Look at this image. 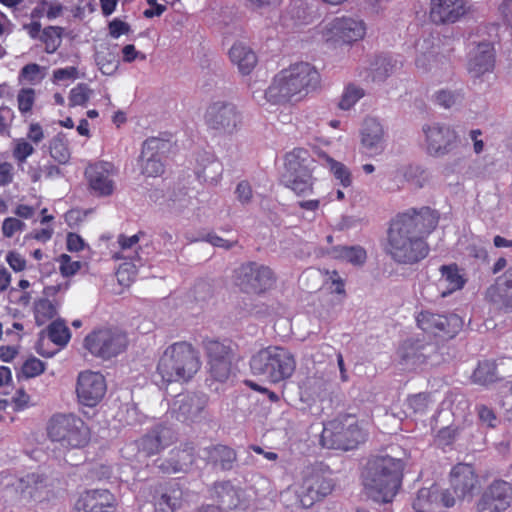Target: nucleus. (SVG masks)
I'll return each mask as SVG.
<instances>
[{
  "mask_svg": "<svg viewBox=\"0 0 512 512\" xmlns=\"http://www.w3.org/2000/svg\"><path fill=\"white\" fill-rule=\"evenodd\" d=\"M275 282L273 271L256 262L244 263L234 271V284L244 293L264 294Z\"/></svg>",
  "mask_w": 512,
  "mask_h": 512,
  "instance_id": "obj_10",
  "label": "nucleus"
},
{
  "mask_svg": "<svg viewBox=\"0 0 512 512\" xmlns=\"http://www.w3.org/2000/svg\"><path fill=\"white\" fill-rule=\"evenodd\" d=\"M320 81V74L314 66L307 62L294 63L274 76L265 91V98L277 105L298 103L315 91Z\"/></svg>",
  "mask_w": 512,
  "mask_h": 512,
  "instance_id": "obj_2",
  "label": "nucleus"
},
{
  "mask_svg": "<svg viewBox=\"0 0 512 512\" xmlns=\"http://www.w3.org/2000/svg\"><path fill=\"white\" fill-rule=\"evenodd\" d=\"M408 409L414 414H425L430 404V394L420 392L417 394L409 395L406 400Z\"/></svg>",
  "mask_w": 512,
  "mask_h": 512,
  "instance_id": "obj_49",
  "label": "nucleus"
},
{
  "mask_svg": "<svg viewBox=\"0 0 512 512\" xmlns=\"http://www.w3.org/2000/svg\"><path fill=\"white\" fill-rule=\"evenodd\" d=\"M106 391V380L100 372L86 370L79 373L76 384L79 404L90 408L96 407L103 400Z\"/></svg>",
  "mask_w": 512,
  "mask_h": 512,
  "instance_id": "obj_14",
  "label": "nucleus"
},
{
  "mask_svg": "<svg viewBox=\"0 0 512 512\" xmlns=\"http://www.w3.org/2000/svg\"><path fill=\"white\" fill-rule=\"evenodd\" d=\"M45 371V363L32 356L28 358L21 367V372L25 378H34Z\"/></svg>",
  "mask_w": 512,
  "mask_h": 512,
  "instance_id": "obj_54",
  "label": "nucleus"
},
{
  "mask_svg": "<svg viewBox=\"0 0 512 512\" xmlns=\"http://www.w3.org/2000/svg\"><path fill=\"white\" fill-rule=\"evenodd\" d=\"M367 439L366 430L360 425L356 416L339 415L324 425L321 441L329 449L353 450Z\"/></svg>",
  "mask_w": 512,
  "mask_h": 512,
  "instance_id": "obj_8",
  "label": "nucleus"
},
{
  "mask_svg": "<svg viewBox=\"0 0 512 512\" xmlns=\"http://www.w3.org/2000/svg\"><path fill=\"white\" fill-rule=\"evenodd\" d=\"M14 117V111L9 106H0V135L9 133Z\"/></svg>",
  "mask_w": 512,
  "mask_h": 512,
  "instance_id": "obj_62",
  "label": "nucleus"
},
{
  "mask_svg": "<svg viewBox=\"0 0 512 512\" xmlns=\"http://www.w3.org/2000/svg\"><path fill=\"white\" fill-rule=\"evenodd\" d=\"M113 165L108 162H99L89 165L85 170L90 188L99 196H109L114 191L112 179Z\"/></svg>",
  "mask_w": 512,
  "mask_h": 512,
  "instance_id": "obj_24",
  "label": "nucleus"
},
{
  "mask_svg": "<svg viewBox=\"0 0 512 512\" xmlns=\"http://www.w3.org/2000/svg\"><path fill=\"white\" fill-rule=\"evenodd\" d=\"M174 441V432L172 429L158 425L149 433L142 437L140 445L148 456L158 454Z\"/></svg>",
  "mask_w": 512,
  "mask_h": 512,
  "instance_id": "obj_30",
  "label": "nucleus"
},
{
  "mask_svg": "<svg viewBox=\"0 0 512 512\" xmlns=\"http://www.w3.org/2000/svg\"><path fill=\"white\" fill-rule=\"evenodd\" d=\"M204 122L211 130L231 135L242 126L243 116L234 103L215 101L206 108Z\"/></svg>",
  "mask_w": 512,
  "mask_h": 512,
  "instance_id": "obj_11",
  "label": "nucleus"
},
{
  "mask_svg": "<svg viewBox=\"0 0 512 512\" xmlns=\"http://www.w3.org/2000/svg\"><path fill=\"white\" fill-rule=\"evenodd\" d=\"M201 458L214 470L230 471L237 461V452L228 445L218 443L203 448Z\"/></svg>",
  "mask_w": 512,
  "mask_h": 512,
  "instance_id": "obj_26",
  "label": "nucleus"
},
{
  "mask_svg": "<svg viewBox=\"0 0 512 512\" xmlns=\"http://www.w3.org/2000/svg\"><path fill=\"white\" fill-rule=\"evenodd\" d=\"M329 164L330 171L334 177L339 181L340 185L344 188L350 187L352 184V176L349 169L341 162H338L330 157H326Z\"/></svg>",
  "mask_w": 512,
  "mask_h": 512,
  "instance_id": "obj_48",
  "label": "nucleus"
},
{
  "mask_svg": "<svg viewBox=\"0 0 512 512\" xmlns=\"http://www.w3.org/2000/svg\"><path fill=\"white\" fill-rule=\"evenodd\" d=\"M466 13L464 0H431L429 16L435 24L455 23Z\"/></svg>",
  "mask_w": 512,
  "mask_h": 512,
  "instance_id": "obj_27",
  "label": "nucleus"
},
{
  "mask_svg": "<svg viewBox=\"0 0 512 512\" xmlns=\"http://www.w3.org/2000/svg\"><path fill=\"white\" fill-rule=\"evenodd\" d=\"M64 29L59 26H47L42 30L40 40L45 46V52L53 54L60 47Z\"/></svg>",
  "mask_w": 512,
  "mask_h": 512,
  "instance_id": "obj_43",
  "label": "nucleus"
},
{
  "mask_svg": "<svg viewBox=\"0 0 512 512\" xmlns=\"http://www.w3.org/2000/svg\"><path fill=\"white\" fill-rule=\"evenodd\" d=\"M208 362L231 360L232 349L230 344H226L216 339H206L203 341Z\"/></svg>",
  "mask_w": 512,
  "mask_h": 512,
  "instance_id": "obj_39",
  "label": "nucleus"
},
{
  "mask_svg": "<svg viewBox=\"0 0 512 512\" xmlns=\"http://www.w3.org/2000/svg\"><path fill=\"white\" fill-rule=\"evenodd\" d=\"M364 96V90L353 84L348 85L339 101V108L342 110H349L357 101Z\"/></svg>",
  "mask_w": 512,
  "mask_h": 512,
  "instance_id": "obj_50",
  "label": "nucleus"
},
{
  "mask_svg": "<svg viewBox=\"0 0 512 512\" xmlns=\"http://www.w3.org/2000/svg\"><path fill=\"white\" fill-rule=\"evenodd\" d=\"M459 434L458 427L446 426L441 428L436 435L437 445L441 448L451 446Z\"/></svg>",
  "mask_w": 512,
  "mask_h": 512,
  "instance_id": "obj_56",
  "label": "nucleus"
},
{
  "mask_svg": "<svg viewBox=\"0 0 512 512\" xmlns=\"http://www.w3.org/2000/svg\"><path fill=\"white\" fill-rule=\"evenodd\" d=\"M336 257L345 260L355 266L363 265L367 260L366 250L359 246H338L334 248Z\"/></svg>",
  "mask_w": 512,
  "mask_h": 512,
  "instance_id": "obj_42",
  "label": "nucleus"
},
{
  "mask_svg": "<svg viewBox=\"0 0 512 512\" xmlns=\"http://www.w3.org/2000/svg\"><path fill=\"white\" fill-rule=\"evenodd\" d=\"M130 32L131 26L119 18H114L108 23V34L113 39H118L122 35H128Z\"/></svg>",
  "mask_w": 512,
  "mask_h": 512,
  "instance_id": "obj_59",
  "label": "nucleus"
},
{
  "mask_svg": "<svg viewBox=\"0 0 512 512\" xmlns=\"http://www.w3.org/2000/svg\"><path fill=\"white\" fill-rule=\"evenodd\" d=\"M417 326L425 333L439 337H454L462 328L463 321L456 314L442 315L428 310L416 316Z\"/></svg>",
  "mask_w": 512,
  "mask_h": 512,
  "instance_id": "obj_13",
  "label": "nucleus"
},
{
  "mask_svg": "<svg viewBox=\"0 0 512 512\" xmlns=\"http://www.w3.org/2000/svg\"><path fill=\"white\" fill-rule=\"evenodd\" d=\"M208 396L204 393H192L178 396L173 404L172 413L182 422L195 421L208 404Z\"/></svg>",
  "mask_w": 512,
  "mask_h": 512,
  "instance_id": "obj_23",
  "label": "nucleus"
},
{
  "mask_svg": "<svg viewBox=\"0 0 512 512\" xmlns=\"http://www.w3.org/2000/svg\"><path fill=\"white\" fill-rule=\"evenodd\" d=\"M361 143L371 156L379 155L384 150V131L381 124L374 118L364 120L361 131Z\"/></svg>",
  "mask_w": 512,
  "mask_h": 512,
  "instance_id": "obj_29",
  "label": "nucleus"
},
{
  "mask_svg": "<svg viewBox=\"0 0 512 512\" xmlns=\"http://www.w3.org/2000/svg\"><path fill=\"white\" fill-rule=\"evenodd\" d=\"M476 411L482 423L486 424L489 428L497 426L498 418L492 408L486 405H478Z\"/></svg>",
  "mask_w": 512,
  "mask_h": 512,
  "instance_id": "obj_61",
  "label": "nucleus"
},
{
  "mask_svg": "<svg viewBox=\"0 0 512 512\" xmlns=\"http://www.w3.org/2000/svg\"><path fill=\"white\" fill-rule=\"evenodd\" d=\"M449 485L450 489L448 490L452 493L455 500H471L479 488V476L473 465L457 463L450 470Z\"/></svg>",
  "mask_w": 512,
  "mask_h": 512,
  "instance_id": "obj_16",
  "label": "nucleus"
},
{
  "mask_svg": "<svg viewBox=\"0 0 512 512\" xmlns=\"http://www.w3.org/2000/svg\"><path fill=\"white\" fill-rule=\"evenodd\" d=\"M16 99L20 114L25 116L33 110L36 101V91L31 87H23L18 91Z\"/></svg>",
  "mask_w": 512,
  "mask_h": 512,
  "instance_id": "obj_46",
  "label": "nucleus"
},
{
  "mask_svg": "<svg viewBox=\"0 0 512 512\" xmlns=\"http://www.w3.org/2000/svg\"><path fill=\"white\" fill-rule=\"evenodd\" d=\"M169 149V142L157 137L146 139L141 152L142 173L148 177H157L163 174V154Z\"/></svg>",
  "mask_w": 512,
  "mask_h": 512,
  "instance_id": "obj_20",
  "label": "nucleus"
},
{
  "mask_svg": "<svg viewBox=\"0 0 512 512\" xmlns=\"http://www.w3.org/2000/svg\"><path fill=\"white\" fill-rule=\"evenodd\" d=\"M310 152L305 148H294L285 156V172L283 175L304 174L312 172L310 167L313 162Z\"/></svg>",
  "mask_w": 512,
  "mask_h": 512,
  "instance_id": "obj_33",
  "label": "nucleus"
},
{
  "mask_svg": "<svg viewBox=\"0 0 512 512\" xmlns=\"http://www.w3.org/2000/svg\"><path fill=\"white\" fill-rule=\"evenodd\" d=\"M18 489L24 498L36 503H48L57 497L54 482L45 474H26L20 478Z\"/></svg>",
  "mask_w": 512,
  "mask_h": 512,
  "instance_id": "obj_17",
  "label": "nucleus"
},
{
  "mask_svg": "<svg viewBox=\"0 0 512 512\" xmlns=\"http://www.w3.org/2000/svg\"><path fill=\"white\" fill-rule=\"evenodd\" d=\"M335 487L329 467L316 462L303 466L288 490L293 491L298 507L308 509L332 494Z\"/></svg>",
  "mask_w": 512,
  "mask_h": 512,
  "instance_id": "obj_5",
  "label": "nucleus"
},
{
  "mask_svg": "<svg viewBox=\"0 0 512 512\" xmlns=\"http://www.w3.org/2000/svg\"><path fill=\"white\" fill-rule=\"evenodd\" d=\"M459 98V94L452 93L450 91L441 90L436 93L435 101L438 105L444 108H450L454 105Z\"/></svg>",
  "mask_w": 512,
  "mask_h": 512,
  "instance_id": "obj_64",
  "label": "nucleus"
},
{
  "mask_svg": "<svg viewBox=\"0 0 512 512\" xmlns=\"http://www.w3.org/2000/svg\"><path fill=\"white\" fill-rule=\"evenodd\" d=\"M48 338L56 345L65 346L71 337V333L63 320L52 321L47 329Z\"/></svg>",
  "mask_w": 512,
  "mask_h": 512,
  "instance_id": "obj_44",
  "label": "nucleus"
},
{
  "mask_svg": "<svg viewBox=\"0 0 512 512\" xmlns=\"http://www.w3.org/2000/svg\"><path fill=\"white\" fill-rule=\"evenodd\" d=\"M119 502L107 488H85L74 498L73 512H117Z\"/></svg>",
  "mask_w": 512,
  "mask_h": 512,
  "instance_id": "obj_12",
  "label": "nucleus"
},
{
  "mask_svg": "<svg viewBox=\"0 0 512 512\" xmlns=\"http://www.w3.org/2000/svg\"><path fill=\"white\" fill-rule=\"evenodd\" d=\"M395 68L391 58L379 56L371 64V77L374 82L384 81Z\"/></svg>",
  "mask_w": 512,
  "mask_h": 512,
  "instance_id": "obj_45",
  "label": "nucleus"
},
{
  "mask_svg": "<svg viewBox=\"0 0 512 512\" xmlns=\"http://www.w3.org/2000/svg\"><path fill=\"white\" fill-rule=\"evenodd\" d=\"M50 156L59 164H66L70 160L71 151L69 139L63 132L56 134L49 143Z\"/></svg>",
  "mask_w": 512,
  "mask_h": 512,
  "instance_id": "obj_38",
  "label": "nucleus"
},
{
  "mask_svg": "<svg viewBox=\"0 0 512 512\" xmlns=\"http://www.w3.org/2000/svg\"><path fill=\"white\" fill-rule=\"evenodd\" d=\"M45 429L47 438L65 450L83 449L91 441L89 425L72 412L53 414Z\"/></svg>",
  "mask_w": 512,
  "mask_h": 512,
  "instance_id": "obj_7",
  "label": "nucleus"
},
{
  "mask_svg": "<svg viewBox=\"0 0 512 512\" xmlns=\"http://www.w3.org/2000/svg\"><path fill=\"white\" fill-rule=\"evenodd\" d=\"M405 463L388 454L369 459L363 485L369 497L378 503L392 502L403 480Z\"/></svg>",
  "mask_w": 512,
  "mask_h": 512,
  "instance_id": "obj_3",
  "label": "nucleus"
},
{
  "mask_svg": "<svg viewBox=\"0 0 512 512\" xmlns=\"http://www.w3.org/2000/svg\"><path fill=\"white\" fill-rule=\"evenodd\" d=\"M34 147L25 138H17L13 141L12 156L17 164L21 165L34 153Z\"/></svg>",
  "mask_w": 512,
  "mask_h": 512,
  "instance_id": "obj_47",
  "label": "nucleus"
},
{
  "mask_svg": "<svg viewBox=\"0 0 512 512\" xmlns=\"http://www.w3.org/2000/svg\"><path fill=\"white\" fill-rule=\"evenodd\" d=\"M79 78L78 69L74 66L55 69L52 75V81L55 84H60L66 81H74Z\"/></svg>",
  "mask_w": 512,
  "mask_h": 512,
  "instance_id": "obj_57",
  "label": "nucleus"
},
{
  "mask_svg": "<svg viewBox=\"0 0 512 512\" xmlns=\"http://www.w3.org/2000/svg\"><path fill=\"white\" fill-rule=\"evenodd\" d=\"M426 151L429 155L438 157L448 154L457 141L456 132L447 125L433 123L423 126Z\"/></svg>",
  "mask_w": 512,
  "mask_h": 512,
  "instance_id": "obj_19",
  "label": "nucleus"
},
{
  "mask_svg": "<svg viewBox=\"0 0 512 512\" xmlns=\"http://www.w3.org/2000/svg\"><path fill=\"white\" fill-rule=\"evenodd\" d=\"M440 272L441 282L446 285V290L441 293L443 297L462 289L465 285L466 281L459 273V269L456 264L442 265Z\"/></svg>",
  "mask_w": 512,
  "mask_h": 512,
  "instance_id": "obj_37",
  "label": "nucleus"
},
{
  "mask_svg": "<svg viewBox=\"0 0 512 512\" xmlns=\"http://www.w3.org/2000/svg\"><path fill=\"white\" fill-rule=\"evenodd\" d=\"M486 299L504 313H512V266L487 288Z\"/></svg>",
  "mask_w": 512,
  "mask_h": 512,
  "instance_id": "obj_22",
  "label": "nucleus"
},
{
  "mask_svg": "<svg viewBox=\"0 0 512 512\" xmlns=\"http://www.w3.org/2000/svg\"><path fill=\"white\" fill-rule=\"evenodd\" d=\"M129 344L125 331L116 326L93 329L83 341L84 348L94 357L110 360L126 351Z\"/></svg>",
  "mask_w": 512,
  "mask_h": 512,
  "instance_id": "obj_9",
  "label": "nucleus"
},
{
  "mask_svg": "<svg viewBox=\"0 0 512 512\" xmlns=\"http://www.w3.org/2000/svg\"><path fill=\"white\" fill-rule=\"evenodd\" d=\"M59 270L62 276L71 277L81 269L80 261H73L68 254H61L57 258Z\"/></svg>",
  "mask_w": 512,
  "mask_h": 512,
  "instance_id": "obj_55",
  "label": "nucleus"
},
{
  "mask_svg": "<svg viewBox=\"0 0 512 512\" xmlns=\"http://www.w3.org/2000/svg\"><path fill=\"white\" fill-rule=\"evenodd\" d=\"M328 32L336 40L352 43L362 39L366 34L365 23L351 17H337L330 24Z\"/></svg>",
  "mask_w": 512,
  "mask_h": 512,
  "instance_id": "obj_25",
  "label": "nucleus"
},
{
  "mask_svg": "<svg viewBox=\"0 0 512 512\" xmlns=\"http://www.w3.org/2000/svg\"><path fill=\"white\" fill-rule=\"evenodd\" d=\"M284 185L298 196H305L313 192L314 178L312 172L295 175H282Z\"/></svg>",
  "mask_w": 512,
  "mask_h": 512,
  "instance_id": "obj_36",
  "label": "nucleus"
},
{
  "mask_svg": "<svg viewBox=\"0 0 512 512\" xmlns=\"http://www.w3.org/2000/svg\"><path fill=\"white\" fill-rule=\"evenodd\" d=\"M196 461V449L193 443L186 442L172 449L169 457L163 460L158 468L165 474L187 472Z\"/></svg>",
  "mask_w": 512,
  "mask_h": 512,
  "instance_id": "obj_21",
  "label": "nucleus"
},
{
  "mask_svg": "<svg viewBox=\"0 0 512 512\" xmlns=\"http://www.w3.org/2000/svg\"><path fill=\"white\" fill-rule=\"evenodd\" d=\"M222 174L221 164L217 161H211L208 166L204 167L201 173H198L199 178H203L205 182H217Z\"/></svg>",
  "mask_w": 512,
  "mask_h": 512,
  "instance_id": "obj_60",
  "label": "nucleus"
},
{
  "mask_svg": "<svg viewBox=\"0 0 512 512\" xmlns=\"http://www.w3.org/2000/svg\"><path fill=\"white\" fill-rule=\"evenodd\" d=\"M495 65L494 46L490 42L479 43L469 60L468 69L475 77L490 72Z\"/></svg>",
  "mask_w": 512,
  "mask_h": 512,
  "instance_id": "obj_31",
  "label": "nucleus"
},
{
  "mask_svg": "<svg viewBox=\"0 0 512 512\" xmlns=\"http://www.w3.org/2000/svg\"><path fill=\"white\" fill-rule=\"evenodd\" d=\"M455 505V498L449 490H440L436 484L418 490L412 502L414 512H444L443 507Z\"/></svg>",
  "mask_w": 512,
  "mask_h": 512,
  "instance_id": "obj_18",
  "label": "nucleus"
},
{
  "mask_svg": "<svg viewBox=\"0 0 512 512\" xmlns=\"http://www.w3.org/2000/svg\"><path fill=\"white\" fill-rule=\"evenodd\" d=\"M45 67L37 63H28L19 71L17 80L20 85H38L45 78Z\"/></svg>",
  "mask_w": 512,
  "mask_h": 512,
  "instance_id": "obj_41",
  "label": "nucleus"
},
{
  "mask_svg": "<svg viewBox=\"0 0 512 512\" xmlns=\"http://www.w3.org/2000/svg\"><path fill=\"white\" fill-rule=\"evenodd\" d=\"M199 351L187 341L169 345L159 358L156 372L164 384L187 383L201 368Z\"/></svg>",
  "mask_w": 512,
  "mask_h": 512,
  "instance_id": "obj_4",
  "label": "nucleus"
},
{
  "mask_svg": "<svg viewBox=\"0 0 512 512\" xmlns=\"http://www.w3.org/2000/svg\"><path fill=\"white\" fill-rule=\"evenodd\" d=\"M210 498L229 509L238 504V493L230 480L216 481L209 488Z\"/></svg>",
  "mask_w": 512,
  "mask_h": 512,
  "instance_id": "obj_34",
  "label": "nucleus"
},
{
  "mask_svg": "<svg viewBox=\"0 0 512 512\" xmlns=\"http://www.w3.org/2000/svg\"><path fill=\"white\" fill-rule=\"evenodd\" d=\"M91 90L87 84L79 83L70 90L69 105L71 107L84 106L90 98Z\"/></svg>",
  "mask_w": 512,
  "mask_h": 512,
  "instance_id": "obj_51",
  "label": "nucleus"
},
{
  "mask_svg": "<svg viewBox=\"0 0 512 512\" xmlns=\"http://www.w3.org/2000/svg\"><path fill=\"white\" fill-rule=\"evenodd\" d=\"M6 261L14 272H22L26 269V259L16 251H9L6 255Z\"/></svg>",
  "mask_w": 512,
  "mask_h": 512,
  "instance_id": "obj_63",
  "label": "nucleus"
},
{
  "mask_svg": "<svg viewBox=\"0 0 512 512\" xmlns=\"http://www.w3.org/2000/svg\"><path fill=\"white\" fill-rule=\"evenodd\" d=\"M404 178L408 182H412L416 187H423L428 180L427 171L419 165H409L404 169Z\"/></svg>",
  "mask_w": 512,
  "mask_h": 512,
  "instance_id": "obj_52",
  "label": "nucleus"
},
{
  "mask_svg": "<svg viewBox=\"0 0 512 512\" xmlns=\"http://www.w3.org/2000/svg\"><path fill=\"white\" fill-rule=\"evenodd\" d=\"M160 497L155 501L157 512H175L180 506L182 490L175 481H169L159 486Z\"/></svg>",
  "mask_w": 512,
  "mask_h": 512,
  "instance_id": "obj_32",
  "label": "nucleus"
},
{
  "mask_svg": "<svg viewBox=\"0 0 512 512\" xmlns=\"http://www.w3.org/2000/svg\"><path fill=\"white\" fill-rule=\"evenodd\" d=\"M440 214L429 206L411 207L388 222L383 250L398 265H416L431 251L428 239L436 230Z\"/></svg>",
  "mask_w": 512,
  "mask_h": 512,
  "instance_id": "obj_1",
  "label": "nucleus"
},
{
  "mask_svg": "<svg viewBox=\"0 0 512 512\" xmlns=\"http://www.w3.org/2000/svg\"><path fill=\"white\" fill-rule=\"evenodd\" d=\"M211 377L218 382H225L231 374V360L208 362Z\"/></svg>",
  "mask_w": 512,
  "mask_h": 512,
  "instance_id": "obj_53",
  "label": "nucleus"
},
{
  "mask_svg": "<svg viewBox=\"0 0 512 512\" xmlns=\"http://www.w3.org/2000/svg\"><path fill=\"white\" fill-rule=\"evenodd\" d=\"M497 366L492 361L479 362L472 374V381L479 385H489L498 381Z\"/></svg>",
  "mask_w": 512,
  "mask_h": 512,
  "instance_id": "obj_40",
  "label": "nucleus"
},
{
  "mask_svg": "<svg viewBox=\"0 0 512 512\" xmlns=\"http://www.w3.org/2000/svg\"><path fill=\"white\" fill-rule=\"evenodd\" d=\"M25 223L15 217H7L2 223V234L6 238H12L15 233L25 229Z\"/></svg>",
  "mask_w": 512,
  "mask_h": 512,
  "instance_id": "obj_58",
  "label": "nucleus"
},
{
  "mask_svg": "<svg viewBox=\"0 0 512 512\" xmlns=\"http://www.w3.org/2000/svg\"><path fill=\"white\" fill-rule=\"evenodd\" d=\"M229 58L243 75L252 72L257 63L256 54L247 46L235 43L229 50Z\"/></svg>",
  "mask_w": 512,
  "mask_h": 512,
  "instance_id": "obj_35",
  "label": "nucleus"
},
{
  "mask_svg": "<svg viewBox=\"0 0 512 512\" xmlns=\"http://www.w3.org/2000/svg\"><path fill=\"white\" fill-rule=\"evenodd\" d=\"M59 290V285L46 286L43 290V297L34 301L33 314L37 326L48 323L57 315L60 303L56 300H50L49 297L55 296Z\"/></svg>",
  "mask_w": 512,
  "mask_h": 512,
  "instance_id": "obj_28",
  "label": "nucleus"
},
{
  "mask_svg": "<svg viewBox=\"0 0 512 512\" xmlns=\"http://www.w3.org/2000/svg\"><path fill=\"white\" fill-rule=\"evenodd\" d=\"M512 504V484L497 479L490 483L476 503V512H504Z\"/></svg>",
  "mask_w": 512,
  "mask_h": 512,
  "instance_id": "obj_15",
  "label": "nucleus"
},
{
  "mask_svg": "<svg viewBox=\"0 0 512 512\" xmlns=\"http://www.w3.org/2000/svg\"><path fill=\"white\" fill-rule=\"evenodd\" d=\"M253 375L265 378L272 384L290 379L296 371V357L284 346L269 345L260 349L250 359Z\"/></svg>",
  "mask_w": 512,
  "mask_h": 512,
  "instance_id": "obj_6",
  "label": "nucleus"
}]
</instances>
